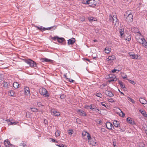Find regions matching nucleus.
I'll return each instance as SVG.
<instances>
[{
    "label": "nucleus",
    "instance_id": "c85d7f7f",
    "mask_svg": "<svg viewBox=\"0 0 147 147\" xmlns=\"http://www.w3.org/2000/svg\"><path fill=\"white\" fill-rule=\"evenodd\" d=\"M105 53H109L111 51L110 49L108 47H106L105 49Z\"/></svg>",
    "mask_w": 147,
    "mask_h": 147
},
{
    "label": "nucleus",
    "instance_id": "f3484780",
    "mask_svg": "<svg viewBox=\"0 0 147 147\" xmlns=\"http://www.w3.org/2000/svg\"><path fill=\"white\" fill-rule=\"evenodd\" d=\"M139 101L141 103L143 104H146L147 103V101L142 98H140Z\"/></svg>",
    "mask_w": 147,
    "mask_h": 147
},
{
    "label": "nucleus",
    "instance_id": "8fccbe9b",
    "mask_svg": "<svg viewBox=\"0 0 147 147\" xmlns=\"http://www.w3.org/2000/svg\"><path fill=\"white\" fill-rule=\"evenodd\" d=\"M60 115V113L59 112H55V116H58Z\"/></svg>",
    "mask_w": 147,
    "mask_h": 147
},
{
    "label": "nucleus",
    "instance_id": "79ce46f5",
    "mask_svg": "<svg viewBox=\"0 0 147 147\" xmlns=\"http://www.w3.org/2000/svg\"><path fill=\"white\" fill-rule=\"evenodd\" d=\"M82 3L84 4H88V3H89V0H86V1H83Z\"/></svg>",
    "mask_w": 147,
    "mask_h": 147
},
{
    "label": "nucleus",
    "instance_id": "6ab92c4d",
    "mask_svg": "<svg viewBox=\"0 0 147 147\" xmlns=\"http://www.w3.org/2000/svg\"><path fill=\"white\" fill-rule=\"evenodd\" d=\"M113 125L116 127H118L119 125V122L116 120H114L113 122Z\"/></svg>",
    "mask_w": 147,
    "mask_h": 147
},
{
    "label": "nucleus",
    "instance_id": "5fc2aeb1",
    "mask_svg": "<svg viewBox=\"0 0 147 147\" xmlns=\"http://www.w3.org/2000/svg\"><path fill=\"white\" fill-rule=\"evenodd\" d=\"M107 86L106 84H102L101 85V87L102 88H104L105 87Z\"/></svg>",
    "mask_w": 147,
    "mask_h": 147
},
{
    "label": "nucleus",
    "instance_id": "cd10ccee",
    "mask_svg": "<svg viewBox=\"0 0 147 147\" xmlns=\"http://www.w3.org/2000/svg\"><path fill=\"white\" fill-rule=\"evenodd\" d=\"M9 93L10 94V95L11 96H15V92L14 91L11 90L9 91Z\"/></svg>",
    "mask_w": 147,
    "mask_h": 147
},
{
    "label": "nucleus",
    "instance_id": "e433bc0d",
    "mask_svg": "<svg viewBox=\"0 0 147 147\" xmlns=\"http://www.w3.org/2000/svg\"><path fill=\"white\" fill-rule=\"evenodd\" d=\"M87 138L89 141H90L91 139V136L90 134L89 133H87Z\"/></svg>",
    "mask_w": 147,
    "mask_h": 147
},
{
    "label": "nucleus",
    "instance_id": "3c124183",
    "mask_svg": "<svg viewBox=\"0 0 147 147\" xmlns=\"http://www.w3.org/2000/svg\"><path fill=\"white\" fill-rule=\"evenodd\" d=\"M52 142H56L58 143V142L56 141L55 139L53 138H50Z\"/></svg>",
    "mask_w": 147,
    "mask_h": 147
},
{
    "label": "nucleus",
    "instance_id": "0eeeda50",
    "mask_svg": "<svg viewBox=\"0 0 147 147\" xmlns=\"http://www.w3.org/2000/svg\"><path fill=\"white\" fill-rule=\"evenodd\" d=\"M77 112L78 114L81 116H86V113L82 110L78 109L77 111Z\"/></svg>",
    "mask_w": 147,
    "mask_h": 147
},
{
    "label": "nucleus",
    "instance_id": "09e8293b",
    "mask_svg": "<svg viewBox=\"0 0 147 147\" xmlns=\"http://www.w3.org/2000/svg\"><path fill=\"white\" fill-rule=\"evenodd\" d=\"M56 146L59 147H64V145L62 144L58 145L57 144H56Z\"/></svg>",
    "mask_w": 147,
    "mask_h": 147
},
{
    "label": "nucleus",
    "instance_id": "dca6fc26",
    "mask_svg": "<svg viewBox=\"0 0 147 147\" xmlns=\"http://www.w3.org/2000/svg\"><path fill=\"white\" fill-rule=\"evenodd\" d=\"M25 93V95L28 96L30 94L29 88L28 87H26L24 88Z\"/></svg>",
    "mask_w": 147,
    "mask_h": 147
},
{
    "label": "nucleus",
    "instance_id": "338daca9",
    "mask_svg": "<svg viewBox=\"0 0 147 147\" xmlns=\"http://www.w3.org/2000/svg\"><path fill=\"white\" fill-rule=\"evenodd\" d=\"M145 133L146 134L147 136V129H145Z\"/></svg>",
    "mask_w": 147,
    "mask_h": 147
},
{
    "label": "nucleus",
    "instance_id": "de8ad7c7",
    "mask_svg": "<svg viewBox=\"0 0 147 147\" xmlns=\"http://www.w3.org/2000/svg\"><path fill=\"white\" fill-rule=\"evenodd\" d=\"M3 79V76L2 75L0 74V82Z\"/></svg>",
    "mask_w": 147,
    "mask_h": 147
},
{
    "label": "nucleus",
    "instance_id": "bb28decb",
    "mask_svg": "<svg viewBox=\"0 0 147 147\" xmlns=\"http://www.w3.org/2000/svg\"><path fill=\"white\" fill-rule=\"evenodd\" d=\"M43 60L42 61H45L46 62H50L52 61V60H50L46 58H44L42 59Z\"/></svg>",
    "mask_w": 147,
    "mask_h": 147
},
{
    "label": "nucleus",
    "instance_id": "72a5a7b5",
    "mask_svg": "<svg viewBox=\"0 0 147 147\" xmlns=\"http://www.w3.org/2000/svg\"><path fill=\"white\" fill-rule=\"evenodd\" d=\"M60 132L59 131L57 130L55 133V136L57 137L59 136H60Z\"/></svg>",
    "mask_w": 147,
    "mask_h": 147
},
{
    "label": "nucleus",
    "instance_id": "39448f33",
    "mask_svg": "<svg viewBox=\"0 0 147 147\" xmlns=\"http://www.w3.org/2000/svg\"><path fill=\"white\" fill-rule=\"evenodd\" d=\"M109 79L108 82H112L116 81L117 80V78H116L115 75L111 74L109 75Z\"/></svg>",
    "mask_w": 147,
    "mask_h": 147
},
{
    "label": "nucleus",
    "instance_id": "49530a36",
    "mask_svg": "<svg viewBox=\"0 0 147 147\" xmlns=\"http://www.w3.org/2000/svg\"><path fill=\"white\" fill-rule=\"evenodd\" d=\"M128 80L131 83L133 84H136L135 82L134 81L129 80Z\"/></svg>",
    "mask_w": 147,
    "mask_h": 147
},
{
    "label": "nucleus",
    "instance_id": "a18cd8bd",
    "mask_svg": "<svg viewBox=\"0 0 147 147\" xmlns=\"http://www.w3.org/2000/svg\"><path fill=\"white\" fill-rule=\"evenodd\" d=\"M89 108L92 110H93L94 111H96V109L94 108H92V105L89 106Z\"/></svg>",
    "mask_w": 147,
    "mask_h": 147
},
{
    "label": "nucleus",
    "instance_id": "f8f14e48",
    "mask_svg": "<svg viewBox=\"0 0 147 147\" xmlns=\"http://www.w3.org/2000/svg\"><path fill=\"white\" fill-rule=\"evenodd\" d=\"M106 126L108 129L113 130V129H112L113 125L110 122L107 123L106 124Z\"/></svg>",
    "mask_w": 147,
    "mask_h": 147
},
{
    "label": "nucleus",
    "instance_id": "c756f323",
    "mask_svg": "<svg viewBox=\"0 0 147 147\" xmlns=\"http://www.w3.org/2000/svg\"><path fill=\"white\" fill-rule=\"evenodd\" d=\"M31 111L33 112H36L38 111V109L35 108H30Z\"/></svg>",
    "mask_w": 147,
    "mask_h": 147
},
{
    "label": "nucleus",
    "instance_id": "680f3d73",
    "mask_svg": "<svg viewBox=\"0 0 147 147\" xmlns=\"http://www.w3.org/2000/svg\"><path fill=\"white\" fill-rule=\"evenodd\" d=\"M127 75H126L125 76L123 77V79H125L127 78Z\"/></svg>",
    "mask_w": 147,
    "mask_h": 147
},
{
    "label": "nucleus",
    "instance_id": "412c9836",
    "mask_svg": "<svg viewBox=\"0 0 147 147\" xmlns=\"http://www.w3.org/2000/svg\"><path fill=\"white\" fill-rule=\"evenodd\" d=\"M119 31L120 33L121 36V37L123 36L124 34L123 28H119Z\"/></svg>",
    "mask_w": 147,
    "mask_h": 147
},
{
    "label": "nucleus",
    "instance_id": "a878e982",
    "mask_svg": "<svg viewBox=\"0 0 147 147\" xmlns=\"http://www.w3.org/2000/svg\"><path fill=\"white\" fill-rule=\"evenodd\" d=\"M118 84L120 85L121 88H124L125 87V85L123 84V82L121 81H118Z\"/></svg>",
    "mask_w": 147,
    "mask_h": 147
},
{
    "label": "nucleus",
    "instance_id": "4c0bfd02",
    "mask_svg": "<svg viewBox=\"0 0 147 147\" xmlns=\"http://www.w3.org/2000/svg\"><path fill=\"white\" fill-rule=\"evenodd\" d=\"M128 100H130L132 103H135V101L133 99H132L130 97H128Z\"/></svg>",
    "mask_w": 147,
    "mask_h": 147
},
{
    "label": "nucleus",
    "instance_id": "9b49d317",
    "mask_svg": "<svg viewBox=\"0 0 147 147\" xmlns=\"http://www.w3.org/2000/svg\"><path fill=\"white\" fill-rule=\"evenodd\" d=\"M140 40L142 42V45L145 47L146 48H147V42L144 38H141Z\"/></svg>",
    "mask_w": 147,
    "mask_h": 147
},
{
    "label": "nucleus",
    "instance_id": "2eb2a0df",
    "mask_svg": "<svg viewBox=\"0 0 147 147\" xmlns=\"http://www.w3.org/2000/svg\"><path fill=\"white\" fill-rule=\"evenodd\" d=\"M4 144L5 146L6 147H10V145L11 144H10V142L7 139L4 140Z\"/></svg>",
    "mask_w": 147,
    "mask_h": 147
},
{
    "label": "nucleus",
    "instance_id": "774afa93",
    "mask_svg": "<svg viewBox=\"0 0 147 147\" xmlns=\"http://www.w3.org/2000/svg\"><path fill=\"white\" fill-rule=\"evenodd\" d=\"M35 27L37 28V29L39 30V28L40 27L38 26H35Z\"/></svg>",
    "mask_w": 147,
    "mask_h": 147
},
{
    "label": "nucleus",
    "instance_id": "ddd939ff",
    "mask_svg": "<svg viewBox=\"0 0 147 147\" xmlns=\"http://www.w3.org/2000/svg\"><path fill=\"white\" fill-rule=\"evenodd\" d=\"M75 39L74 38H72L68 40V45H73L75 42Z\"/></svg>",
    "mask_w": 147,
    "mask_h": 147
},
{
    "label": "nucleus",
    "instance_id": "f03ea898",
    "mask_svg": "<svg viewBox=\"0 0 147 147\" xmlns=\"http://www.w3.org/2000/svg\"><path fill=\"white\" fill-rule=\"evenodd\" d=\"M124 17L126 18V21L127 22H130L132 21L133 20V15L129 11H127L125 14Z\"/></svg>",
    "mask_w": 147,
    "mask_h": 147
},
{
    "label": "nucleus",
    "instance_id": "c9c22d12",
    "mask_svg": "<svg viewBox=\"0 0 147 147\" xmlns=\"http://www.w3.org/2000/svg\"><path fill=\"white\" fill-rule=\"evenodd\" d=\"M144 144L142 142H140L139 143V147H144Z\"/></svg>",
    "mask_w": 147,
    "mask_h": 147
},
{
    "label": "nucleus",
    "instance_id": "58836bf2",
    "mask_svg": "<svg viewBox=\"0 0 147 147\" xmlns=\"http://www.w3.org/2000/svg\"><path fill=\"white\" fill-rule=\"evenodd\" d=\"M17 122L16 121H15L14 122H10L9 123H8V125H16L17 124Z\"/></svg>",
    "mask_w": 147,
    "mask_h": 147
},
{
    "label": "nucleus",
    "instance_id": "0e129e2a",
    "mask_svg": "<svg viewBox=\"0 0 147 147\" xmlns=\"http://www.w3.org/2000/svg\"><path fill=\"white\" fill-rule=\"evenodd\" d=\"M10 147H14V145L11 144L10 145Z\"/></svg>",
    "mask_w": 147,
    "mask_h": 147
},
{
    "label": "nucleus",
    "instance_id": "5701e85b",
    "mask_svg": "<svg viewBox=\"0 0 147 147\" xmlns=\"http://www.w3.org/2000/svg\"><path fill=\"white\" fill-rule=\"evenodd\" d=\"M65 40L64 38H59V37L57 40V41L60 43H62Z\"/></svg>",
    "mask_w": 147,
    "mask_h": 147
},
{
    "label": "nucleus",
    "instance_id": "603ef678",
    "mask_svg": "<svg viewBox=\"0 0 147 147\" xmlns=\"http://www.w3.org/2000/svg\"><path fill=\"white\" fill-rule=\"evenodd\" d=\"M109 102H115V101L113 100V99L111 98L109 99Z\"/></svg>",
    "mask_w": 147,
    "mask_h": 147
},
{
    "label": "nucleus",
    "instance_id": "aec40b11",
    "mask_svg": "<svg viewBox=\"0 0 147 147\" xmlns=\"http://www.w3.org/2000/svg\"><path fill=\"white\" fill-rule=\"evenodd\" d=\"M139 111L144 117H147V114L146 113V112L145 111H142L141 110H140Z\"/></svg>",
    "mask_w": 147,
    "mask_h": 147
},
{
    "label": "nucleus",
    "instance_id": "2f4dec72",
    "mask_svg": "<svg viewBox=\"0 0 147 147\" xmlns=\"http://www.w3.org/2000/svg\"><path fill=\"white\" fill-rule=\"evenodd\" d=\"M96 95L100 98H102V94L100 93H98L96 94Z\"/></svg>",
    "mask_w": 147,
    "mask_h": 147
},
{
    "label": "nucleus",
    "instance_id": "a19ab883",
    "mask_svg": "<svg viewBox=\"0 0 147 147\" xmlns=\"http://www.w3.org/2000/svg\"><path fill=\"white\" fill-rule=\"evenodd\" d=\"M58 38V36H56L54 37H52L51 39L54 40H57Z\"/></svg>",
    "mask_w": 147,
    "mask_h": 147
},
{
    "label": "nucleus",
    "instance_id": "a211bd4d",
    "mask_svg": "<svg viewBox=\"0 0 147 147\" xmlns=\"http://www.w3.org/2000/svg\"><path fill=\"white\" fill-rule=\"evenodd\" d=\"M20 146L21 147H29L26 145V142L25 141H22L20 144Z\"/></svg>",
    "mask_w": 147,
    "mask_h": 147
},
{
    "label": "nucleus",
    "instance_id": "864d4df0",
    "mask_svg": "<svg viewBox=\"0 0 147 147\" xmlns=\"http://www.w3.org/2000/svg\"><path fill=\"white\" fill-rule=\"evenodd\" d=\"M116 71H118V72H119V70H118L117 69H114L113 70H112V73H114Z\"/></svg>",
    "mask_w": 147,
    "mask_h": 147
},
{
    "label": "nucleus",
    "instance_id": "4d7b16f0",
    "mask_svg": "<svg viewBox=\"0 0 147 147\" xmlns=\"http://www.w3.org/2000/svg\"><path fill=\"white\" fill-rule=\"evenodd\" d=\"M69 82H73L74 81V80L72 79H69Z\"/></svg>",
    "mask_w": 147,
    "mask_h": 147
},
{
    "label": "nucleus",
    "instance_id": "1a4fd4ad",
    "mask_svg": "<svg viewBox=\"0 0 147 147\" xmlns=\"http://www.w3.org/2000/svg\"><path fill=\"white\" fill-rule=\"evenodd\" d=\"M127 121L128 123L132 125H135L136 123L130 117H128L127 119Z\"/></svg>",
    "mask_w": 147,
    "mask_h": 147
},
{
    "label": "nucleus",
    "instance_id": "4be33fe9",
    "mask_svg": "<svg viewBox=\"0 0 147 147\" xmlns=\"http://www.w3.org/2000/svg\"><path fill=\"white\" fill-rule=\"evenodd\" d=\"M130 55L131 58L132 59H138V55L135 54Z\"/></svg>",
    "mask_w": 147,
    "mask_h": 147
},
{
    "label": "nucleus",
    "instance_id": "7ed1b4c3",
    "mask_svg": "<svg viewBox=\"0 0 147 147\" xmlns=\"http://www.w3.org/2000/svg\"><path fill=\"white\" fill-rule=\"evenodd\" d=\"M39 92L41 95L44 96L45 97L48 98L49 96V93L46 89L44 88H40Z\"/></svg>",
    "mask_w": 147,
    "mask_h": 147
},
{
    "label": "nucleus",
    "instance_id": "69168bd1",
    "mask_svg": "<svg viewBox=\"0 0 147 147\" xmlns=\"http://www.w3.org/2000/svg\"><path fill=\"white\" fill-rule=\"evenodd\" d=\"M6 121H7V122H10V120L9 119H7L6 120Z\"/></svg>",
    "mask_w": 147,
    "mask_h": 147
},
{
    "label": "nucleus",
    "instance_id": "423d86ee",
    "mask_svg": "<svg viewBox=\"0 0 147 147\" xmlns=\"http://www.w3.org/2000/svg\"><path fill=\"white\" fill-rule=\"evenodd\" d=\"M54 28V30L56 28V27L54 26H53V27H50L47 28H45L43 27L42 26H40V27H39V30L43 32V31L45 30H50L51 28Z\"/></svg>",
    "mask_w": 147,
    "mask_h": 147
},
{
    "label": "nucleus",
    "instance_id": "f257e3e1",
    "mask_svg": "<svg viewBox=\"0 0 147 147\" xmlns=\"http://www.w3.org/2000/svg\"><path fill=\"white\" fill-rule=\"evenodd\" d=\"M109 19L110 22H112V24L114 27H117L119 24V22L117 18L116 14L114 15H110L109 17Z\"/></svg>",
    "mask_w": 147,
    "mask_h": 147
},
{
    "label": "nucleus",
    "instance_id": "ea45409f",
    "mask_svg": "<svg viewBox=\"0 0 147 147\" xmlns=\"http://www.w3.org/2000/svg\"><path fill=\"white\" fill-rule=\"evenodd\" d=\"M66 96L64 94H62L60 96V98L61 99H64L65 98Z\"/></svg>",
    "mask_w": 147,
    "mask_h": 147
},
{
    "label": "nucleus",
    "instance_id": "c03bdc74",
    "mask_svg": "<svg viewBox=\"0 0 147 147\" xmlns=\"http://www.w3.org/2000/svg\"><path fill=\"white\" fill-rule=\"evenodd\" d=\"M87 133H88L86 131L83 132L82 134V137H84L86 136V134H87Z\"/></svg>",
    "mask_w": 147,
    "mask_h": 147
},
{
    "label": "nucleus",
    "instance_id": "13d9d810",
    "mask_svg": "<svg viewBox=\"0 0 147 147\" xmlns=\"http://www.w3.org/2000/svg\"><path fill=\"white\" fill-rule=\"evenodd\" d=\"M94 20V18L93 17H91L89 19V20L90 21H92L93 20Z\"/></svg>",
    "mask_w": 147,
    "mask_h": 147
},
{
    "label": "nucleus",
    "instance_id": "bf43d9fd",
    "mask_svg": "<svg viewBox=\"0 0 147 147\" xmlns=\"http://www.w3.org/2000/svg\"><path fill=\"white\" fill-rule=\"evenodd\" d=\"M52 113H53V114L55 115V112H57V111H55L54 110L53 111H52Z\"/></svg>",
    "mask_w": 147,
    "mask_h": 147
},
{
    "label": "nucleus",
    "instance_id": "473e14b6",
    "mask_svg": "<svg viewBox=\"0 0 147 147\" xmlns=\"http://www.w3.org/2000/svg\"><path fill=\"white\" fill-rule=\"evenodd\" d=\"M68 134L70 135H71L73 134L74 131L72 129L69 130L68 131Z\"/></svg>",
    "mask_w": 147,
    "mask_h": 147
},
{
    "label": "nucleus",
    "instance_id": "4468645a",
    "mask_svg": "<svg viewBox=\"0 0 147 147\" xmlns=\"http://www.w3.org/2000/svg\"><path fill=\"white\" fill-rule=\"evenodd\" d=\"M105 94L108 96L111 97L114 96V94L111 91L106 90L105 91Z\"/></svg>",
    "mask_w": 147,
    "mask_h": 147
},
{
    "label": "nucleus",
    "instance_id": "b1692460",
    "mask_svg": "<svg viewBox=\"0 0 147 147\" xmlns=\"http://www.w3.org/2000/svg\"><path fill=\"white\" fill-rule=\"evenodd\" d=\"M108 59L109 60L113 61L115 59V56L114 55L109 56L108 57Z\"/></svg>",
    "mask_w": 147,
    "mask_h": 147
},
{
    "label": "nucleus",
    "instance_id": "37998d69",
    "mask_svg": "<svg viewBox=\"0 0 147 147\" xmlns=\"http://www.w3.org/2000/svg\"><path fill=\"white\" fill-rule=\"evenodd\" d=\"M37 105L39 107H40L41 106H44V105H42L41 102H37Z\"/></svg>",
    "mask_w": 147,
    "mask_h": 147
},
{
    "label": "nucleus",
    "instance_id": "6e6552de",
    "mask_svg": "<svg viewBox=\"0 0 147 147\" xmlns=\"http://www.w3.org/2000/svg\"><path fill=\"white\" fill-rule=\"evenodd\" d=\"M97 3L95 0H89L88 3L89 5L91 7H94L96 6Z\"/></svg>",
    "mask_w": 147,
    "mask_h": 147
},
{
    "label": "nucleus",
    "instance_id": "6e6d98bb",
    "mask_svg": "<svg viewBox=\"0 0 147 147\" xmlns=\"http://www.w3.org/2000/svg\"><path fill=\"white\" fill-rule=\"evenodd\" d=\"M101 104L103 106L106 107V103L104 102H102Z\"/></svg>",
    "mask_w": 147,
    "mask_h": 147
},
{
    "label": "nucleus",
    "instance_id": "9d476101",
    "mask_svg": "<svg viewBox=\"0 0 147 147\" xmlns=\"http://www.w3.org/2000/svg\"><path fill=\"white\" fill-rule=\"evenodd\" d=\"M91 140L89 141V142H90V144H92V146H95L96 145V140H95L94 138H92L91 139Z\"/></svg>",
    "mask_w": 147,
    "mask_h": 147
},
{
    "label": "nucleus",
    "instance_id": "393cba45",
    "mask_svg": "<svg viewBox=\"0 0 147 147\" xmlns=\"http://www.w3.org/2000/svg\"><path fill=\"white\" fill-rule=\"evenodd\" d=\"M19 84L17 82H14L13 84V87L16 88H17L19 87Z\"/></svg>",
    "mask_w": 147,
    "mask_h": 147
},
{
    "label": "nucleus",
    "instance_id": "f704fd0d",
    "mask_svg": "<svg viewBox=\"0 0 147 147\" xmlns=\"http://www.w3.org/2000/svg\"><path fill=\"white\" fill-rule=\"evenodd\" d=\"M3 86L7 88L8 86V84L7 82H4L3 84Z\"/></svg>",
    "mask_w": 147,
    "mask_h": 147
},
{
    "label": "nucleus",
    "instance_id": "20e7f679",
    "mask_svg": "<svg viewBox=\"0 0 147 147\" xmlns=\"http://www.w3.org/2000/svg\"><path fill=\"white\" fill-rule=\"evenodd\" d=\"M25 62L29 64L30 67H34L35 68H38L36 63L30 59L26 60Z\"/></svg>",
    "mask_w": 147,
    "mask_h": 147
},
{
    "label": "nucleus",
    "instance_id": "e2e57ef3",
    "mask_svg": "<svg viewBox=\"0 0 147 147\" xmlns=\"http://www.w3.org/2000/svg\"><path fill=\"white\" fill-rule=\"evenodd\" d=\"M119 90V91L120 92V93L121 94H122L123 95H124V93H123L122 92H121L120 91V90Z\"/></svg>",
    "mask_w": 147,
    "mask_h": 147
},
{
    "label": "nucleus",
    "instance_id": "052dcab7",
    "mask_svg": "<svg viewBox=\"0 0 147 147\" xmlns=\"http://www.w3.org/2000/svg\"><path fill=\"white\" fill-rule=\"evenodd\" d=\"M89 107V105H86L85 106V108L86 109H88V108Z\"/></svg>",
    "mask_w": 147,
    "mask_h": 147
},
{
    "label": "nucleus",
    "instance_id": "7c9ffc66",
    "mask_svg": "<svg viewBox=\"0 0 147 147\" xmlns=\"http://www.w3.org/2000/svg\"><path fill=\"white\" fill-rule=\"evenodd\" d=\"M131 35H129L128 36H127V37L125 38V39L127 40L128 41H129L131 39Z\"/></svg>",
    "mask_w": 147,
    "mask_h": 147
}]
</instances>
